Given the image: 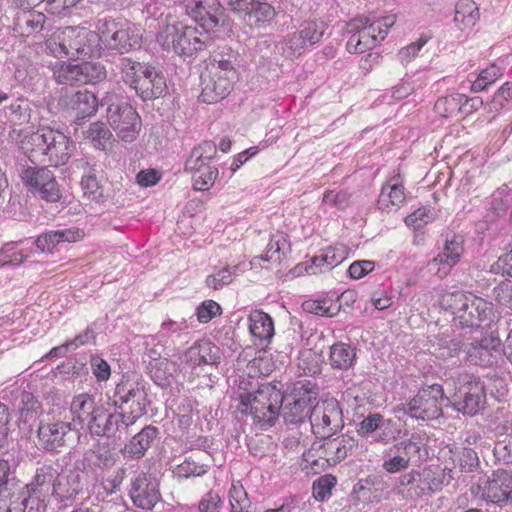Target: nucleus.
I'll use <instances>...</instances> for the list:
<instances>
[{"mask_svg": "<svg viewBox=\"0 0 512 512\" xmlns=\"http://www.w3.org/2000/svg\"><path fill=\"white\" fill-rule=\"evenodd\" d=\"M9 137L32 163L64 165L72 156L74 145L68 136L59 130L42 127L37 131L13 129Z\"/></svg>", "mask_w": 512, "mask_h": 512, "instance_id": "1", "label": "nucleus"}, {"mask_svg": "<svg viewBox=\"0 0 512 512\" xmlns=\"http://www.w3.org/2000/svg\"><path fill=\"white\" fill-rule=\"evenodd\" d=\"M45 46L48 53L56 58L99 57L102 52L98 31L85 27H65L48 38Z\"/></svg>", "mask_w": 512, "mask_h": 512, "instance_id": "2", "label": "nucleus"}, {"mask_svg": "<svg viewBox=\"0 0 512 512\" xmlns=\"http://www.w3.org/2000/svg\"><path fill=\"white\" fill-rule=\"evenodd\" d=\"M235 61L236 56L231 51L226 55L222 52L211 56L206 70L201 74L200 99L203 102L216 103L229 94L237 78Z\"/></svg>", "mask_w": 512, "mask_h": 512, "instance_id": "3", "label": "nucleus"}, {"mask_svg": "<svg viewBox=\"0 0 512 512\" xmlns=\"http://www.w3.org/2000/svg\"><path fill=\"white\" fill-rule=\"evenodd\" d=\"M442 306L453 315V321L461 327L478 328L490 321L493 304L469 292L454 291L445 293Z\"/></svg>", "mask_w": 512, "mask_h": 512, "instance_id": "4", "label": "nucleus"}, {"mask_svg": "<svg viewBox=\"0 0 512 512\" xmlns=\"http://www.w3.org/2000/svg\"><path fill=\"white\" fill-rule=\"evenodd\" d=\"M396 16L381 18L361 16L350 20L346 32L350 34L346 48L350 53H364L383 41L388 30L395 24Z\"/></svg>", "mask_w": 512, "mask_h": 512, "instance_id": "5", "label": "nucleus"}, {"mask_svg": "<svg viewBox=\"0 0 512 512\" xmlns=\"http://www.w3.org/2000/svg\"><path fill=\"white\" fill-rule=\"evenodd\" d=\"M283 395L275 387L262 386L254 393L240 396V410L250 414L260 429L266 430L275 425L280 415Z\"/></svg>", "mask_w": 512, "mask_h": 512, "instance_id": "6", "label": "nucleus"}, {"mask_svg": "<svg viewBox=\"0 0 512 512\" xmlns=\"http://www.w3.org/2000/svg\"><path fill=\"white\" fill-rule=\"evenodd\" d=\"M97 30L102 50L124 54L141 45L140 28L127 20L103 18L98 21Z\"/></svg>", "mask_w": 512, "mask_h": 512, "instance_id": "7", "label": "nucleus"}, {"mask_svg": "<svg viewBox=\"0 0 512 512\" xmlns=\"http://www.w3.org/2000/svg\"><path fill=\"white\" fill-rule=\"evenodd\" d=\"M185 25L181 22L166 25L158 34L157 41L164 50L173 51L178 55L191 56L202 50L209 39L210 31Z\"/></svg>", "mask_w": 512, "mask_h": 512, "instance_id": "8", "label": "nucleus"}, {"mask_svg": "<svg viewBox=\"0 0 512 512\" xmlns=\"http://www.w3.org/2000/svg\"><path fill=\"white\" fill-rule=\"evenodd\" d=\"M449 403L450 399L445 396L442 385L433 384L421 388L412 399L403 404L402 410L416 420L430 421L439 418L442 407Z\"/></svg>", "mask_w": 512, "mask_h": 512, "instance_id": "9", "label": "nucleus"}, {"mask_svg": "<svg viewBox=\"0 0 512 512\" xmlns=\"http://www.w3.org/2000/svg\"><path fill=\"white\" fill-rule=\"evenodd\" d=\"M107 119L117 135L125 142H132L141 129V120L136 110L114 94L106 97Z\"/></svg>", "mask_w": 512, "mask_h": 512, "instance_id": "10", "label": "nucleus"}, {"mask_svg": "<svg viewBox=\"0 0 512 512\" xmlns=\"http://www.w3.org/2000/svg\"><path fill=\"white\" fill-rule=\"evenodd\" d=\"M480 499L499 508L512 503V471L494 470L490 475L481 477L477 483Z\"/></svg>", "mask_w": 512, "mask_h": 512, "instance_id": "11", "label": "nucleus"}, {"mask_svg": "<svg viewBox=\"0 0 512 512\" xmlns=\"http://www.w3.org/2000/svg\"><path fill=\"white\" fill-rule=\"evenodd\" d=\"M458 383L459 386L454 394V399L453 401L450 400L449 404L464 415L473 416L477 414L486 402L484 384L469 374H461Z\"/></svg>", "mask_w": 512, "mask_h": 512, "instance_id": "12", "label": "nucleus"}, {"mask_svg": "<svg viewBox=\"0 0 512 512\" xmlns=\"http://www.w3.org/2000/svg\"><path fill=\"white\" fill-rule=\"evenodd\" d=\"M309 421L317 437L332 436L344 426L342 409L334 398L317 402L311 410Z\"/></svg>", "mask_w": 512, "mask_h": 512, "instance_id": "13", "label": "nucleus"}, {"mask_svg": "<svg viewBox=\"0 0 512 512\" xmlns=\"http://www.w3.org/2000/svg\"><path fill=\"white\" fill-rule=\"evenodd\" d=\"M20 177L24 185L33 193H38L48 202H57L60 189L53 173L46 167H27Z\"/></svg>", "mask_w": 512, "mask_h": 512, "instance_id": "14", "label": "nucleus"}, {"mask_svg": "<svg viewBox=\"0 0 512 512\" xmlns=\"http://www.w3.org/2000/svg\"><path fill=\"white\" fill-rule=\"evenodd\" d=\"M195 22L204 30L214 31L223 16V7L218 0H177Z\"/></svg>", "mask_w": 512, "mask_h": 512, "instance_id": "15", "label": "nucleus"}, {"mask_svg": "<svg viewBox=\"0 0 512 512\" xmlns=\"http://www.w3.org/2000/svg\"><path fill=\"white\" fill-rule=\"evenodd\" d=\"M129 497L136 507L151 510L161 500L159 480L150 474H138L131 480Z\"/></svg>", "mask_w": 512, "mask_h": 512, "instance_id": "16", "label": "nucleus"}, {"mask_svg": "<svg viewBox=\"0 0 512 512\" xmlns=\"http://www.w3.org/2000/svg\"><path fill=\"white\" fill-rule=\"evenodd\" d=\"M326 29L327 24L322 20L304 21L299 30L290 35L285 42L288 55H301L307 47L319 43Z\"/></svg>", "mask_w": 512, "mask_h": 512, "instance_id": "17", "label": "nucleus"}, {"mask_svg": "<svg viewBox=\"0 0 512 512\" xmlns=\"http://www.w3.org/2000/svg\"><path fill=\"white\" fill-rule=\"evenodd\" d=\"M281 405L282 416L286 423L298 424L303 422L311 413L312 395L298 382L289 395L283 396Z\"/></svg>", "mask_w": 512, "mask_h": 512, "instance_id": "18", "label": "nucleus"}, {"mask_svg": "<svg viewBox=\"0 0 512 512\" xmlns=\"http://www.w3.org/2000/svg\"><path fill=\"white\" fill-rule=\"evenodd\" d=\"M501 339L490 333L480 340H475L465 347L466 360L473 365L491 366L501 355Z\"/></svg>", "mask_w": 512, "mask_h": 512, "instance_id": "19", "label": "nucleus"}, {"mask_svg": "<svg viewBox=\"0 0 512 512\" xmlns=\"http://www.w3.org/2000/svg\"><path fill=\"white\" fill-rule=\"evenodd\" d=\"M91 434L121 438L128 433L130 426L124 421L120 412L109 413L104 407L98 406L94 416L87 425Z\"/></svg>", "mask_w": 512, "mask_h": 512, "instance_id": "20", "label": "nucleus"}, {"mask_svg": "<svg viewBox=\"0 0 512 512\" xmlns=\"http://www.w3.org/2000/svg\"><path fill=\"white\" fill-rule=\"evenodd\" d=\"M72 432L71 423L60 419L49 422H41L37 437L39 445L50 452H58L66 445V441Z\"/></svg>", "mask_w": 512, "mask_h": 512, "instance_id": "21", "label": "nucleus"}, {"mask_svg": "<svg viewBox=\"0 0 512 512\" xmlns=\"http://www.w3.org/2000/svg\"><path fill=\"white\" fill-rule=\"evenodd\" d=\"M59 104L71 110L77 120L93 116L98 108L97 97L88 90H66L59 99Z\"/></svg>", "mask_w": 512, "mask_h": 512, "instance_id": "22", "label": "nucleus"}, {"mask_svg": "<svg viewBox=\"0 0 512 512\" xmlns=\"http://www.w3.org/2000/svg\"><path fill=\"white\" fill-rule=\"evenodd\" d=\"M463 250V239L460 236L447 239L443 251L428 263L430 271H435L439 278L446 277L459 262Z\"/></svg>", "mask_w": 512, "mask_h": 512, "instance_id": "23", "label": "nucleus"}, {"mask_svg": "<svg viewBox=\"0 0 512 512\" xmlns=\"http://www.w3.org/2000/svg\"><path fill=\"white\" fill-rule=\"evenodd\" d=\"M182 356L183 364L190 368L216 365L220 362V349L208 339H201L190 346Z\"/></svg>", "mask_w": 512, "mask_h": 512, "instance_id": "24", "label": "nucleus"}, {"mask_svg": "<svg viewBox=\"0 0 512 512\" xmlns=\"http://www.w3.org/2000/svg\"><path fill=\"white\" fill-rule=\"evenodd\" d=\"M390 424L391 420L384 419L380 413H370L356 425V432L361 437L375 434L373 441L386 445L396 439Z\"/></svg>", "mask_w": 512, "mask_h": 512, "instance_id": "25", "label": "nucleus"}, {"mask_svg": "<svg viewBox=\"0 0 512 512\" xmlns=\"http://www.w3.org/2000/svg\"><path fill=\"white\" fill-rule=\"evenodd\" d=\"M323 444L320 446V457L324 458L330 465H335L344 460L353 448L358 446L357 440L346 434L335 438L331 436L322 437Z\"/></svg>", "mask_w": 512, "mask_h": 512, "instance_id": "26", "label": "nucleus"}, {"mask_svg": "<svg viewBox=\"0 0 512 512\" xmlns=\"http://www.w3.org/2000/svg\"><path fill=\"white\" fill-rule=\"evenodd\" d=\"M393 491L404 500H417L426 496L422 471L412 469L402 473L395 480Z\"/></svg>", "mask_w": 512, "mask_h": 512, "instance_id": "27", "label": "nucleus"}, {"mask_svg": "<svg viewBox=\"0 0 512 512\" xmlns=\"http://www.w3.org/2000/svg\"><path fill=\"white\" fill-rule=\"evenodd\" d=\"M50 495L39 494L36 489H27L22 492H15L11 496L7 512H45L46 502Z\"/></svg>", "mask_w": 512, "mask_h": 512, "instance_id": "28", "label": "nucleus"}, {"mask_svg": "<svg viewBox=\"0 0 512 512\" xmlns=\"http://www.w3.org/2000/svg\"><path fill=\"white\" fill-rule=\"evenodd\" d=\"M406 200L405 187L399 174L390 176L383 184L378 198V208L383 211L398 209Z\"/></svg>", "mask_w": 512, "mask_h": 512, "instance_id": "29", "label": "nucleus"}, {"mask_svg": "<svg viewBox=\"0 0 512 512\" xmlns=\"http://www.w3.org/2000/svg\"><path fill=\"white\" fill-rule=\"evenodd\" d=\"M412 446H416V444L409 439L385 449L382 455L383 470L388 474L405 471L410 466L411 461L407 450Z\"/></svg>", "mask_w": 512, "mask_h": 512, "instance_id": "30", "label": "nucleus"}, {"mask_svg": "<svg viewBox=\"0 0 512 512\" xmlns=\"http://www.w3.org/2000/svg\"><path fill=\"white\" fill-rule=\"evenodd\" d=\"M51 489L50 496H53L57 501L73 500L81 490L80 473L72 469H60L54 487Z\"/></svg>", "mask_w": 512, "mask_h": 512, "instance_id": "31", "label": "nucleus"}, {"mask_svg": "<svg viewBox=\"0 0 512 512\" xmlns=\"http://www.w3.org/2000/svg\"><path fill=\"white\" fill-rule=\"evenodd\" d=\"M83 237L84 232L79 228L51 230L39 235L35 240V245L41 252L51 253L60 243L76 242Z\"/></svg>", "mask_w": 512, "mask_h": 512, "instance_id": "32", "label": "nucleus"}, {"mask_svg": "<svg viewBox=\"0 0 512 512\" xmlns=\"http://www.w3.org/2000/svg\"><path fill=\"white\" fill-rule=\"evenodd\" d=\"M159 434L158 428L147 425L140 432L132 437V439L125 444L121 449V453L125 458L137 460L142 458L151 444Z\"/></svg>", "mask_w": 512, "mask_h": 512, "instance_id": "33", "label": "nucleus"}, {"mask_svg": "<svg viewBox=\"0 0 512 512\" xmlns=\"http://www.w3.org/2000/svg\"><path fill=\"white\" fill-rule=\"evenodd\" d=\"M167 85L164 75L161 71L151 66L147 73L143 75L136 94L144 101L159 98L166 92Z\"/></svg>", "mask_w": 512, "mask_h": 512, "instance_id": "34", "label": "nucleus"}, {"mask_svg": "<svg viewBox=\"0 0 512 512\" xmlns=\"http://www.w3.org/2000/svg\"><path fill=\"white\" fill-rule=\"evenodd\" d=\"M182 356L175 359L161 358L147 368L153 381L159 386H167L177 372L183 370Z\"/></svg>", "mask_w": 512, "mask_h": 512, "instance_id": "35", "label": "nucleus"}, {"mask_svg": "<svg viewBox=\"0 0 512 512\" xmlns=\"http://www.w3.org/2000/svg\"><path fill=\"white\" fill-rule=\"evenodd\" d=\"M147 394L144 385L138 379L124 375L117 383L113 395L114 406L118 409H123L125 404L131 399H135L138 395Z\"/></svg>", "mask_w": 512, "mask_h": 512, "instance_id": "36", "label": "nucleus"}, {"mask_svg": "<svg viewBox=\"0 0 512 512\" xmlns=\"http://www.w3.org/2000/svg\"><path fill=\"white\" fill-rule=\"evenodd\" d=\"M151 65L133 60L130 57H121L118 60L116 68L119 70L122 81L133 90L138 87V81L143 79Z\"/></svg>", "mask_w": 512, "mask_h": 512, "instance_id": "37", "label": "nucleus"}, {"mask_svg": "<svg viewBox=\"0 0 512 512\" xmlns=\"http://www.w3.org/2000/svg\"><path fill=\"white\" fill-rule=\"evenodd\" d=\"M357 359V350L354 346L336 342L329 348L328 361L333 369L346 371L352 368Z\"/></svg>", "mask_w": 512, "mask_h": 512, "instance_id": "38", "label": "nucleus"}, {"mask_svg": "<svg viewBox=\"0 0 512 512\" xmlns=\"http://www.w3.org/2000/svg\"><path fill=\"white\" fill-rule=\"evenodd\" d=\"M60 465L55 462L44 463L36 469L32 481L26 485L27 489H36L39 494L51 493V488L54 487L55 480L58 477Z\"/></svg>", "mask_w": 512, "mask_h": 512, "instance_id": "39", "label": "nucleus"}, {"mask_svg": "<svg viewBox=\"0 0 512 512\" xmlns=\"http://www.w3.org/2000/svg\"><path fill=\"white\" fill-rule=\"evenodd\" d=\"M249 331L252 336L258 338L260 341L270 343L275 330L274 322L271 316L262 310H253L248 316Z\"/></svg>", "mask_w": 512, "mask_h": 512, "instance_id": "40", "label": "nucleus"}, {"mask_svg": "<svg viewBox=\"0 0 512 512\" xmlns=\"http://www.w3.org/2000/svg\"><path fill=\"white\" fill-rule=\"evenodd\" d=\"M244 16L250 27L265 28L275 18L276 11L272 5L263 0H253Z\"/></svg>", "mask_w": 512, "mask_h": 512, "instance_id": "41", "label": "nucleus"}, {"mask_svg": "<svg viewBox=\"0 0 512 512\" xmlns=\"http://www.w3.org/2000/svg\"><path fill=\"white\" fill-rule=\"evenodd\" d=\"M217 154V146L212 141H203L194 147L190 156L185 162V170L197 169L203 166L211 165V161Z\"/></svg>", "mask_w": 512, "mask_h": 512, "instance_id": "42", "label": "nucleus"}, {"mask_svg": "<svg viewBox=\"0 0 512 512\" xmlns=\"http://www.w3.org/2000/svg\"><path fill=\"white\" fill-rule=\"evenodd\" d=\"M244 272V263L235 265H225L222 268L215 269V272L206 278V286L214 290L222 289L229 285L237 276Z\"/></svg>", "mask_w": 512, "mask_h": 512, "instance_id": "43", "label": "nucleus"}, {"mask_svg": "<svg viewBox=\"0 0 512 512\" xmlns=\"http://www.w3.org/2000/svg\"><path fill=\"white\" fill-rule=\"evenodd\" d=\"M96 409H98V406L95 405L94 398L87 393L76 395L70 405V411L74 419L81 423H87V425L94 416Z\"/></svg>", "mask_w": 512, "mask_h": 512, "instance_id": "44", "label": "nucleus"}, {"mask_svg": "<svg viewBox=\"0 0 512 512\" xmlns=\"http://www.w3.org/2000/svg\"><path fill=\"white\" fill-rule=\"evenodd\" d=\"M125 470L118 469L106 479L97 480L91 488V493L97 500H104L120 489L124 480Z\"/></svg>", "mask_w": 512, "mask_h": 512, "instance_id": "45", "label": "nucleus"}, {"mask_svg": "<svg viewBox=\"0 0 512 512\" xmlns=\"http://www.w3.org/2000/svg\"><path fill=\"white\" fill-rule=\"evenodd\" d=\"M81 0H12L13 4L22 9H32L45 2V10L50 14H62Z\"/></svg>", "mask_w": 512, "mask_h": 512, "instance_id": "46", "label": "nucleus"}, {"mask_svg": "<svg viewBox=\"0 0 512 512\" xmlns=\"http://www.w3.org/2000/svg\"><path fill=\"white\" fill-rule=\"evenodd\" d=\"M148 405L147 394L141 396L138 395L135 399H131L125 404L123 409H120V413L124 418V421L131 427L134 425L143 415L146 414V408Z\"/></svg>", "mask_w": 512, "mask_h": 512, "instance_id": "47", "label": "nucleus"}, {"mask_svg": "<svg viewBox=\"0 0 512 512\" xmlns=\"http://www.w3.org/2000/svg\"><path fill=\"white\" fill-rule=\"evenodd\" d=\"M53 76L59 84L73 85L82 83L80 64L57 63L53 68Z\"/></svg>", "mask_w": 512, "mask_h": 512, "instance_id": "48", "label": "nucleus"}, {"mask_svg": "<svg viewBox=\"0 0 512 512\" xmlns=\"http://www.w3.org/2000/svg\"><path fill=\"white\" fill-rule=\"evenodd\" d=\"M46 16L40 11H25L18 18L17 25L23 35L29 36L43 29Z\"/></svg>", "mask_w": 512, "mask_h": 512, "instance_id": "49", "label": "nucleus"}, {"mask_svg": "<svg viewBox=\"0 0 512 512\" xmlns=\"http://www.w3.org/2000/svg\"><path fill=\"white\" fill-rule=\"evenodd\" d=\"M192 173L193 187L196 190L204 191L209 189L217 179L219 171L215 166L207 165L197 169H189Z\"/></svg>", "mask_w": 512, "mask_h": 512, "instance_id": "50", "label": "nucleus"}, {"mask_svg": "<svg viewBox=\"0 0 512 512\" xmlns=\"http://www.w3.org/2000/svg\"><path fill=\"white\" fill-rule=\"evenodd\" d=\"M85 138L92 141L93 145L100 150H105L111 143L112 133L105 123L97 121L89 125L84 132Z\"/></svg>", "mask_w": 512, "mask_h": 512, "instance_id": "51", "label": "nucleus"}, {"mask_svg": "<svg viewBox=\"0 0 512 512\" xmlns=\"http://www.w3.org/2000/svg\"><path fill=\"white\" fill-rule=\"evenodd\" d=\"M503 71L504 69L495 63L481 70L477 78L471 84V91L478 93L486 90L490 85L503 76Z\"/></svg>", "mask_w": 512, "mask_h": 512, "instance_id": "52", "label": "nucleus"}, {"mask_svg": "<svg viewBox=\"0 0 512 512\" xmlns=\"http://www.w3.org/2000/svg\"><path fill=\"white\" fill-rule=\"evenodd\" d=\"M352 195L343 189L327 190L323 194L322 204L343 211L352 204Z\"/></svg>", "mask_w": 512, "mask_h": 512, "instance_id": "53", "label": "nucleus"}, {"mask_svg": "<svg viewBox=\"0 0 512 512\" xmlns=\"http://www.w3.org/2000/svg\"><path fill=\"white\" fill-rule=\"evenodd\" d=\"M490 208L498 216L512 210V190L508 186L498 188L491 196Z\"/></svg>", "mask_w": 512, "mask_h": 512, "instance_id": "54", "label": "nucleus"}, {"mask_svg": "<svg viewBox=\"0 0 512 512\" xmlns=\"http://www.w3.org/2000/svg\"><path fill=\"white\" fill-rule=\"evenodd\" d=\"M425 484L426 495H431L441 491L444 485H447V478L440 469L431 467L422 470Z\"/></svg>", "mask_w": 512, "mask_h": 512, "instance_id": "55", "label": "nucleus"}, {"mask_svg": "<svg viewBox=\"0 0 512 512\" xmlns=\"http://www.w3.org/2000/svg\"><path fill=\"white\" fill-rule=\"evenodd\" d=\"M23 406L20 409V421L33 423L42 414L41 403L31 394H25L22 398Z\"/></svg>", "mask_w": 512, "mask_h": 512, "instance_id": "56", "label": "nucleus"}, {"mask_svg": "<svg viewBox=\"0 0 512 512\" xmlns=\"http://www.w3.org/2000/svg\"><path fill=\"white\" fill-rule=\"evenodd\" d=\"M9 473L10 465L8 461L0 459V512H7L8 502L14 493L9 486Z\"/></svg>", "mask_w": 512, "mask_h": 512, "instance_id": "57", "label": "nucleus"}, {"mask_svg": "<svg viewBox=\"0 0 512 512\" xmlns=\"http://www.w3.org/2000/svg\"><path fill=\"white\" fill-rule=\"evenodd\" d=\"M81 187L84 196L88 200L99 203L105 199L104 189L101 185H99L95 175H84L81 180Z\"/></svg>", "mask_w": 512, "mask_h": 512, "instance_id": "58", "label": "nucleus"}, {"mask_svg": "<svg viewBox=\"0 0 512 512\" xmlns=\"http://www.w3.org/2000/svg\"><path fill=\"white\" fill-rule=\"evenodd\" d=\"M305 311L319 316L333 317L340 311V305L327 300H308L303 303Z\"/></svg>", "mask_w": 512, "mask_h": 512, "instance_id": "59", "label": "nucleus"}, {"mask_svg": "<svg viewBox=\"0 0 512 512\" xmlns=\"http://www.w3.org/2000/svg\"><path fill=\"white\" fill-rule=\"evenodd\" d=\"M231 512H249V500L244 487L239 483H232L229 490Z\"/></svg>", "mask_w": 512, "mask_h": 512, "instance_id": "60", "label": "nucleus"}, {"mask_svg": "<svg viewBox=\"0 0 512 512\" xmlns=\"http://www.w3.org/2000/svg\"><path fill=\"white\" fill-rule=\"evenodd\" d=\"M82 83L96 82L106 77V69L99 62L80 63Z\"/></svg>", "mask_w": 512, "mask_h": 512, "instance_id": "61", "label": "nucleus"}, {"mask_svg": "<svg viewBox=\"0 0 512 512\" xmlns=\"http://www.w3.org/2000/svg\"><path fill=\"white\" fill-rule=\"evenodd\" d=\"M434 219V212L428 207H422L415 210L404 219L405 224L415 230L421 229Z\"/></svg>", "mask_w": 512, "mask_h": 512, "instance_id": "62", "label": "nucleus"}, {"mask_svg": "<svg viewBox=\"0 0 512 512\" xmlns=\"http://www.w3.org/2000/svg\"><path fill=\"white\" fill-rule=\"evenodd\" d=\"M145 351H144V362L147 365V368L150 364L159 361L163 358L162 354L164 351V345L160 343L154 336H148L145 338L144 342Z\"/></svg>", "mask_w": 512, "mask_h": 512, "instance_id": "63", "label": "nucleus"}, {"mask_svg": "<svg viewBox=\"0 0 512 512\" xmlns=\"http://www.w3.org/2000/svg\"><path fill=\"white\" fill-rule=\"evenodd\" d=\"M207 468L206 465L198 464L191 458H186L176 467L175 474L181 478L199 477L207 472Z\"/></svg>", "mask_w": 512, "mask_h": 512, "instance_id": "64", "label": "nucleus"}]
</instances>
